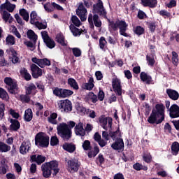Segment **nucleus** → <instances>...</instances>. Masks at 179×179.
Returning a JSON list of instances; mask_svg holds the SVG:
<instances>
[{
    "mask_svg": "<svg viewBox=\"0 0 179 179\" xmlns=\"http://www.w3.org/2000/svg\"><path fill=\"white\" fill-rule=\"evenodd\" d=\"M166 106L163 103H157L152 108L150 115L148 118L149 124H162L164 121Z\"/></svg>",
    "mask_w": 179,
    "mask_h": 179,
    "instance_id": "1",
    "label": "nucleus"
},
{
    "mask_svg": "<svg viewBox=\"0 0 179 179\" xmlns=\"http://www.w3.org/2000/svg\"><path fill=\"white\" fill-rule=\"evenodd\" d=\"M58 166L59 164L57 161L55 160L43 164L41 166L43 177H44V178H50L51 174L54 176H57L59 173V168H58Z\"/></svg>",
    "mask_w": 179,
    "mask_h": 179,
    "instance_id": "2",
    "label": "nucleus"
},
{
    "mask_svg": "<svg viewBox=\"0 0 179 179\" xmlns=\"http://www.w3.org/2000/svg\"><path fill=\"white\" fill-rule=\"evenodd\" d=\"M108 22L110 33H113V31H117V30L120 29V34L121 36H124V37H128V34L125 32L128 28V24L125 21L117 20L115 22L114 20L108 19Z\"/></svg>",
    "mask_w": 179,
    "mask_h": 179,
    "instance_id": "3",
    "label": "nucleus"
},
{
    "mask_svg": "<svg viewBox=\"0 0 179 179\" xmlns=\"http://www.w3.org/2000/svg\"><path fill=\"white\" fill-rule=\"evenodd\" d=\"M57 134L63 141L67 142L72 138V130L69 129V127L66 123H60L57 127Z\"/></svg>",
    "mask_w": 179,
    "mask_h": 179,
    "instance_id": "4",
    "label": "nucleus"
},
{
    "mask_svg": "<svg viewBox=\"0 0 179 179\" xmlns=\"http://www.w3.org/2000/svg\"><path fill=\"white\" fill-rule=\"evenodd\" d=\"M35 145L38 148L47 149L50 146V136L44 132H38L35 136Z\"/></svg>",
    "mask_w": 179,
    "mask_h": 179,
    "instance_id": "5",
    "label": "nucleus"
},
{
    "mask_svg": "<svg viewBox=\"0 0 179 179\" xmlns=\"http://www.w3.org/2000/svg\"><path fill=\"white\" fill-rule=\"evenodd\" d=\"M92 13H97L99 16L107 19V10H106L101 0H98L97 3L93 5Z\"/></svg>",
    "mask_w": 179,
    "mask_h": 179,
    "instance_id": "6",
    "label": "nucleus"
},
{
    "mask_svg": "<svg viewBox=\"0 0 179 179\" xmlns=\"http://www.w3.org/2000/svg\"><path fill=\"white\" fill-rule=\"evenodd\" d=\"M53 94L59 99H66L73 94V91L57 87L53 90Z\"/></svg>",
    "mask_w": 179,
    "mask_h": 179,
    "instance_id": "7",
    "label": "nucleus"
},
{
    "mask_svg": "<svg viewBox=\"0 0 179 179\" xmlns=\"http://www.w3.org/2000/svg\"><path fill=\"white\" fill-rule=\"evenodd\" d=\"M99 122L105 131H107L108 128L111 129L113 127V117H104V115H101L99 117Z\"/></svg>",
    "mask_w": 179,
    "mask_h": 179,
    "instance_id": "8",
    "label": "nucleus"
},
{
    "mask_svg": "<svg viewBox=\"0 0 179 179\" xmlns=\"http://www.w3.org/2000/svg\"><path fill=\"white\" fill-rule=\"evenodd\" d=\"M112 87L117 96H122V85H121V80L120 78L112 79Z\"/></svg>",
    "mask_w": 179,
    "mask_h": 179,
    "instance_id": "9",
    "label": "nucleus"
},
{
    "mask_svg": "<svg viewBox=\"0 0 179 179\" xmlns=\"http://www.w3.org/2000/svg\"><path fill=\"white\" fill-rule=\"evenodd\" d=\"M57 104L59 108L64 113L72 111V102L69 99L60 100Z\"/></svg>",
    "mask_w": 179,
    "mask_h": 179,
    "instance_id": "10",
    "label": "nucleus"
},
{
    "mask_svg": "<svg viewBox=\"0 0 179 179\" xmlns=\"http://www.w3.org/2000/svg\"><path fill=\"white\" fill-rule=\"evenodd\" d=\"M32 62L36 64L40 68H45V66H50L51 65V60L48 58L38 59L37 57L31 58Z\"/></svg>",
    "mask_w": 179,
    "mask_h": 179,
    "instance_id": "11",
    "label": "nucleus"
},
{
    "mask_svg": "<svg viewBox=\"0 0 179 179\" xmlns=\"http://www.w3.org/2000/svg\"><path fill=\"white\" fill-rule=\"evenodd\" d=\"M31 149V143H30V141H24L21 145L20 146V153L21 155H23V156L27 155L29 152H30Z\"/></svg>",
    "mask_w": 179,
    "mask_h": 179,
    "instance_id": "12",
    "label": "nucleus"
},
{
    "mask_svg": "<svg viewBox=\"0 0 179 179\" xmlns=\"http://www.w3.org/2000/svg\"><path fill=\"white\" fill-rule=\"evenodd\" d=\"M67 164L71 171H73L74 173H78V171H79V168L80 167V163L77 159L69 160Z\"/></svg>",
    "mask_w": 179,
    "mask_h": 179,
    "instance_id": "13",
    "label": "nucleus"
},
{
    "mask_svg": "<svg viewBox=\"0 0 179 179\" xmlns=\"http://www.w3.org/2000/svg\"><path fill=\"white\" fill-rule=\"evenodd\" d=\"M31 71L34 79H38V78L43 76V70L34 64L31 65Z\"/></svg>",
    "mask_w": 179,
    "mask_h": 179,
    "instance_id": "14",
    "label": "nucleus"
},
{
    "mask_svg": "<svg viewBox=\"0 0 179 179\" xmlns=\"http://www.w3.org/2000/svg\"><path fill=\"white\" fill-rule=\"evenodd\" d=\"M111 148L113 150H124V148H125L124 139L117 137L115 142L111 145Z\"/></svg>",
    "mask_w": 179,
    "mask_h": 179,
    "instance_id": "15",
    "label": "nucleus"
},
{
    "mask_svg": "<svg viewBox=\"0 0 179 179\" xmlns=\"http://www.w3.org/2000/svg\"><path fill=\"white\" fill-rule=\"evenodd\" d=\"M30 162H31V163L35 162L36 164H38V166H40L41 164H43L44 162H45V157L41 155H33L30 157Z\"/></svg>",
    "mask_w": 179,
    "mask_h": 179,
    "instance_id": "16",
    "label": "nucleus"
},
{
    "mask_svg": "<svg viewBox=\"0 0 179 179\" xmlns=\"http://www.w3.org/2000/svg\"><path fill=\"white\" fill-rule=\"evenodd\" d=\"M169 116L171 118L179 117V106L177 104H173L169 108Z\"/></svg>",
    "mask_w": 179,
    "mask_h": 179,
    "instance_id": "17",
    "label": "nucleus"
},
{
    "mask_svg": "<svg viewBox=\"0 0 179 179\" xmlns=\"http://www.w3.org/2000/svg\"><path fill=\"white\" fill-rule=\"evenodd\" d=\"M74 132L78 136H85L86 135V131L83 128V123L80 122L76 124L74 128Z\"/></svg>",
    "mask_w": 179,
    "mask_h": 179,
    "instance_id": "18",
    "label": "nucleus"
},
{
    "mask_svg": "<svg viewBox=\"0 0 179 179\" xmlns=\"http://www.w3.org/2000/svg\"><path fill=\"white\" fill-rule=\"evenodd\" d=\"M55 41L60 44L62 47H68V41L65 40V36L62 33L56 35Z\"/></svg>",
    "mask_w": 179,
    "mask_h": 179,
    "instance_id": "19",
    "label": "nucleus"
},
{
    "mask_svg": "<svg viewBox=\"0 0 179 179\" xmlns=\"http://www.w3.org/2000/svg\"><path fill=\"white\" fill-rule=\"evenodd\" d=\"M10 125L9 127L10 131H13L14 132H17L20 129V122L16 119L10 120Z\"/></svg>",
    "mask_w": 179,
    "mask_h": 179,
    "instance_id": "20",
    "label": "nucleus"
},
{
    "mask_svg": "<svg viewBox=\"0 0 179 179\" xmlns=\"http://www.w3.org/2000/svg\"><path fill=\"white\" fill-rule=\"evenodd\" d=\"M16 8V5L10 3L9 0H6V2L0 6V9L2 10L6 9L8 12H13Z\"/></svg>",
    "mask_w": 179,
    "mask_h": 179,
    "instance_id": "21",
    "label": "nucleus"
},
{
    "mask_svg": "<svg viewBox=\"0 0 179 179\" xmlns=\"http://www.w3.org/2000/svg\"><path fill=\"white\" fill-rule=\"evenodd\" d=\"M140 79L141 82H145L146 85H150L153 80L152 79V76L148 75L145 71H142L140 73Z\"/></svg>",
    "mask_w": 179,
    "mask_h": 179,
    "instance_id": "22",
    "label": "nucleus"
},
{
    "mask_svg": "<svg viewBox=\"0 0 179 179\" xmlns=\"http://www.w3.org/2000/svg\"><path fill=\"white\" fill-rule=\"evenodd\" d=\"M141 5L144 8H156L157 6V0H141Z\"/></svg>",
    "mask_w": 179,
    "mask_h": 179,
    "instance_id": "23",
    "label": "nucleus"
},
{
    "mask_svg": "<svg viewBox=\"0 0 179 179\" xmlns=\"http://www.w3.org/2000/svg\"><path fill=\"white\" fill-rule=\"evenodd\" d=\"M76 108L80 115H85V114L87 115L89 114V111H90V109H87L83 106V105L80 104V103H76Z\"/></svg>",
    "mask_w": 179,
    "mask_h": 179,
    "instance_id": "24",
    "label": "nucleus"
},
{
    "mask_svg": "<svg viewBox=\"0 0 179 179\" xmlns=\"http://www.w3.org/2000/svg\"><path fill=\"white\" fill-rule=\"evenodd\" d=\"M82 87L85 90H93V87H94V79L93 77H90L87 83H83Z\"/></svg>",
    "mask_w": 179,
    "mask_h": 179,
    "instance_id": "25",
    "label": "nucleus"
},
{
    "mask_svg": "<svg viewBox=\"0 0 179 179\" xmlns=\"http://www.w3.org/2000/svg\"><path fill=\"white\" fill-rule=\"evenodd\" d=\"M147 64L149 66H155L156 60H155V51L151 50V53L146 55Z\"/></svg>",
    "mask_w": 179,
    "mask_h": 179,
    "instance_id": "26",
    "label": "nucleus"
},
{
    "mask_svg": "<svg viewBox=\"0 0 179 179\" xmlns=\"http://www.w3.org/2000/svg\"><path fill=\"white\" fill-rule=\"evenodd\" d=\"M8 90L10 94H17L20 92L17 81H15L13 84L9 85L8 87Z\"/></svg>",
    "mask_w": 179,
    "mask_h": 179,
    "instance_id": "27",
    "label": "nucleus"
},
{
    "mask_svg": "<svg viewBox=\"0 0 179 179\" xmlns=\"http://www.w3.org/2000/svg\"><path fill=\"white\" fill-rule=\"evenodd\" d=\"M166 94L169 96V99H171V100L176 101L178 99H179L178 92H177L174 90L167 89Z\"/></svg>",
    "mask_w": 179,
    "mask_h": 179,
    "instance_id": "28",
    "label": "nucleus"
},
{
    "mask_svg": "<svg viewBox=\"0 0 179 179\" xmlns=\"http://www.w3.org/2000/svg\"><path fill=\"white\" fill-rule=\"evenodd\" d=\"M62 148L64 150H66V152H69V153H73L76 150V145H73L72 143H65Z\"/></svg>",
    "mask_w": 179,
    "mask_h": 179,
    "instance_id": "29",
    "label": "nucleus"
},
{
    "mask_svg": "<svg viewBox=\"0 0 179 179\" xmlns=\"http://www.w3.org/2000/svg\"><path fill=\"white\" fill-rule=\"evenodd\" d=\"M8 169H9V166H8V161L6 159L3 158L1 161L0 174H6Z\"/></svg>",
    "mask_w": 179,
    "mask_h": 179,
    "instance_id": "30",
    "label": "nucleus"
},
{
    "mask_svg": "<svg viewBox=\"0 0 179 179\" xmlns=\"http://www.w3.org/2000/svg\"><path fill=\"white\" fill-rule=\"evenodd\" d=\"M24 120L26 122H30L33 120V110L31 108L25 110L24 115Z\"/></svg>",
    "mask_w": 179,
    "mask_h": 179,
    "instance_id": "31",
    "label": "nucleus"
},
{
    "mask_svg": "<svg viewBox=\"0 0 179 179\" xmlns=\"http://www.w3.org/2000/svg\"><path fill=\"white\" fill-rule=\"evenodd\" d=\"M77 16L79 15H87V9L85 8L83 3H80L78 8L76 10Z\"/></svg>",
    "mask_w": 179,
    "mask_h": 179,
    "instance_id": "32",
    "label": "nucleus"
},
{
    "mask_svg": "<svg viewBox=\"0 0 179 179\" xmlns=\"http://www.w3.org/2000/svg\"><path fill=\"white\" fill-rule=\"evenodd\" d=\"M85 101H92V103H97L98 99L97 95L94 94L92 92H89L88 94L85 98Z\"/></svg>",
    "mask_w": 179,
    "mask_h": 179,
    "instance_id": "33",
    "label": "nucleus"
},
{
    "mask_svg": "<svg viewBox=\"0 0 179 179\" xmlns=\"http://www.w3.org/2000/svg\"><path fill=\"white\" fill-rule=\"evenodd\" d=\"M57 118H58V114L57 113H52L48 117V121L50 124H52V125L58 124V121H57Z\"/></svg>",
    "mask_w": 179,
    "mask_h": 179,
    "instance_id": "34",
    "label": "nucleus"
},
{
    "mask_svg": "<svg viewBox=\"0 0 179 179\" xmlns=\"http://www.w3.org/2000/svg\"><path fill=\"white\" fill-rule=\"evenodd\" d=\"M171 150L173 156H177L179 153V143L174 141L171 146Z\"/></svg>",
    "mask_w": 179,
    "mask_h": 179,
    "instance_id": "35",
    "label": "nucleus"
},
{
    "mask_svg": "<svg viewBox=\"0 0 179 179\" xmlns=\"http://www.w3.org/2000/svg\"><path fill=\"white\" fill-rule=\"evenodd\" d=\"M67 83L69 86L71 87L73 90H79V84L74 78H70L68 79Z\"/></svg>",
    "mask_w": 179,
    "mask_h": 179,
    "instance_id": "36",
    "label": "nucleus"
},
{
    "mask_svg": "<svg viewBox=\"0 0 179 179\" xmlns=\"http://www.w3.org/2000/svg\"><path fill=\"white\" fill-rule=\"evenodd\" d=\"M27 36L29 38V40L33 41L34 44H36L37 43L38 36L34 32V31L31 29L28 30L27 32Z\"/></svg>",
    "mask_w": 179,
    "mask_h": 179,
    "instance_id": "37",
    "label": "nucleus"
},
{
    "mask_svg": "<svg viewBox=\"0 0 179 179\" xmlns=\"http://www.w3.org/2000/svg\"><path fill=\"white\" fill-rule=\"evenodd\" d=\"M20 73L22 76L24 78V80L27 82H29V80H31V75L29 74V71L26 68H23L20 70Z\"/></svg>",
    "mask_w": 179,
    "mask_h": 179,
    "instance_id": "38",
    "label": "nucleus"
},
{
    "mask_svg": "<svg viewBox=\"0 0 179 179\" xmlns=\"http://www.w3.org/2000/svg\"><path fill=\"white\" fill-rule=\"evenodd\" d=\"M36 89H37V87H36V85L33 83H30L27 87H25V93L27 96H30Z\"/></svg>",
    "mask_w": 179,
    "mask_h": 179,
    "instance_id": "39",
    "label": "nucleus"
},
{
    "mask_svg": "<svg viewBox=\"0 0 179 179\" xmlns=\"http://www.w3.org/2000/svg\"><path fill=\"white\" fill-rule=\"evenodd\" d=\"M69 29L73 34V36H74L75 37H78V36H80L82 34V31H80V29H79V28H76V27H75L73 24H71L69 26Z\"/></svg>",
    "mask_w": 179,
    "mask_h": 179,
    "instance_id": "40",
    "label": "nucleus"
},
{
    "mask_svg": "<svg viewBox=\"0 0 179 179\" xmlns=\"http://www.w3.org/2000/svg\"><path fill=\"white\" fill-rule=\"evenodd\" d=\"M109 135L113 141H115L117 139V136L118 138H121V131H120V127L115 131H109Z\"/></svg>",
    "mask_w": 179,
    "mask_h": 179,
    "instance_id": "41",
    "label": "nucleus"
},
{
    "mask_svg": "<svg viewBox=\"0 0 179 179\" xmlns=\"http://www.w3.org/2000/svg\"><path fill=\"white\" fill-rule=\"evenodd\" d=\"M43 42L45 43L46 47H48V48H50V50H52V48H55V41H54L53 39L51 38V37L43 41Z\"/></svg>",
    "mask_w": 179,
    "mask_h": 179,
    "instance_id": "42",
    "label": "nucleus"
},
{
    "mask_svg": "<svg viewBox=\"0 0 179 179\" xmlns=\"http://www.w3.org/2000/svg\"><path fill=\"white\" fill-rule=\"evenodd\" d=\"M92 22L96 27H101V20H100L99 15L94 14L92 15Z\"/></svg>",
    "mask_w": 179,
    "mask_h": 179,
    "instance_id": "43",
    "label": "nucleus"
},
{
    "mask_svg": "<svg viewBox=\"0 0 179 179\" xmlns=\"http://www.w3.org/2000/svg\"><path fill=\"white\" fill-rule=\"evenodd\" d=\"M10 150V145H8L3 142H0V152L1 153H6V152H9Z\"/></svg>",
    "mask_w": 179,
    "mask_h": 179,
    "instance_id": "44",
    "label": "nucleus"
},
{
    "mask_svg": "<svg viewBox=\"0 0 179 179\" xmlns=\"http://www.w3.org/2000/svg\"><path fill=\"white\" fill-rule=\"evenodd\" d=\"M71 21L72 22L73 26H76V27H80L82 25L80 20H79V18L76 15H72Z\"/></svg>",
    "mask_w": 179,
    "mask_h": 179,
    "instance_id": "45",
    "label": "nucleus"
},
{
    "mask_svg": "<svg viewBox=\"0 0 179 179\" xmlns=\"http://www.w3.org/2000/svg\"><path fill=\"white\" fill-rule=\"evenodd\" d=\"M20 15L22 16V17L25 20V22H29V12L26 10L24 8H22L20 10Z\"/></svg>",
    "mask_w": 179,
    "mask_h": 179,
    "instance_id": "46",
    "label": "nucleus"
},
{
    "mask_svg": "<svg viewBox=\"0 0 179 179\" xmlns=\"http://www.w3.org/2000/svg\"><path fill=\"white\" fill-rule=\"evenodd\" d=\"M16 41H15V36L13 35H8L6 38V43L7 45H15Z\"/></svg>",
    "mask_w": 179,
    "mask_h": 179,
    "instance_id": "47",
    "label": "nucleus"
},
{
    "mask_svg": "<svg viewBox=\"0 0 179 179\" xmlns=\"http://www.w3.org/2000/svg\"><path fill=\"white\" fill-rule=\"evenodd\" d=\"M0 99L7 101L9 99V95L5 89L0 87Z\"/></svg>",
    "mask_w": 179,
    "mask_h": 179,
    "instance_id": "48",
    "label": "nucleus"
},
{
    "mask_svg": "<svg viewBox=\"0 0 179 179\" xmlns=\"http://www.w3.org/2000/svg\"><path fill=\"white\" fill-rule=\"evenodd\" d=\"M134 31L137 36H142L145 33V28L141 26H137L134 28Z\"/></svg>",
    "mask_w": 179,
    "mask_h": 179,
    "instance_id": "49",
    "label": "nucleus"
},
{
    "mask_svg": "<svg viewBox=\"0 0 179 179\" xmlns=\"http://www.w3.org/2000/svg\"><path fill=\"white\" fill-rule=\"evenodd\" d=\"M172 64L175 65V66H178V54L176 52H172Z\"/></svg>",
    "mask_w": 179,
    "mask_h": 179,
    "instance_id": "50",
    "label": "nucleus"
},
{
    "mask_svg": "<svg viewBox=\"0 0 179 179\" xmlns=\"http://www.w3.org/2000/svg\"><path fill=\"white\" fill-rule=\"evenodd\" d=\"M35 26L37 27V29H38V30H45V29H47V22H45L44 24H43V22L36 21Z\"/></svg>",
    "mask_w": 179,
    "mask_h": 179,
    "instance_id": "51",
    "label": "nucleus"
},
{
    "mask_svg": "<svg viewBox=\"0 0 179 179\" xmlns=\"http://www.w3.org/2000/svg\"><path fill=\"white\" fill-rule=\"evenodd\" d=\"M5 117V103L0 101V121Z\"/></svg>",
    "mask_w": 179,
    "mask_h": 179,
    "instance_id": "52",
    "label": "nucleus"
},
{
    "mask_svg": "<svg viewBox=\"0 0 179 179\" xmlns=\"http://www.w3.org/2000/svg\"><path fill=\"white\" fill-rule=\"evenodd\" d=\"M59 144V140L57 136H52L50 138V146H57V145Z\"/></svg>",
    "mask_w": 179,
    "mask_h": 179,
    "instance_id": "53",
    "label": "nucleus"
},
{
    "mask_svg": "<svg viewBox=\"0 0 179 179\" xmlns=\"http://www.w3.org/2000/svg\"><path fill=\"white\" fill-rule=\"evenodd\" d=\"M84 150H92V145L89 140H85L83 143Z\"/></svg>",
    "mask_w": 179,
    "mask_h": 179,
    "instance_id": "54",
    "label": "nucleus"
},
{
    "mask_svg": "<svg viewBox=\"0 0 179 179\" xmlns=\"http://www.w3.org/2000/svg\"><path fill=\"white\" fill-rule=\"evenodd\" d=\"M143 159L145 163H152V155L150 152L144 153L143 155Z\"/></svg>",
    "mask_w": 179,
    "mask_h": 179,
    "instance_id": "55",
    "label": "nucleus"
},
{
    "mask_svg": "<svg viewBox=\"0 0 179 179\" xmlns=\"http://www.w3.org/2000/svg\"><path fill=\"white\" fill-rule=\"evenodd\" d=\"M71 50H72L73 55H74V57H76L78 58L80 57V55H82V50H80L79 48H72Z\"/></svg>",
    "mask_w": 179,
    "mask_h": 179,
    "instance_id": "56",
    "label": "nucleus"
},
{
    "mask_svg": "<svg viewBox=\"0 0 179 179\" xmlns=\"http://www.w3.org/2000/svg\"><path fill=\"white\" fill-rule=\"evenodd\" d=\"M107 44V41H106V38L104 36H101L99 39V47L101 50H104V47Z\"/></svg>",
    "mask_w": 179,
    "mask_h": 179,
    "instance_id": "57",
    "label": "nucleus"
},
{
    "mask_svg": "<svg viewBox=\"0 0 179 179\" xmlns=\"http://www.w3.org/2000/svg\"><path fill=\"white\" fill-rule=\"evenodd\" d=\"M16 82V80L12 79L10 77H6L4 78V83L7 85V86H10Z\"/></svg>",
    "mask_w": 179,
    "mask_h": 179,
    "instance_id": "58",
    "label": "nucleus"
},
{
    "mask_svg": "<svg viewBox=\"0 0 179 179\" xmlns=\"http://www.w3.org/2000/svg\"><path fill=\"white\" fill-rule=\"evenodd\" d=\"M160 16H162V17H164V19H166V17H170L171 16V13H169V11L166 10H161L159 13Z\"/></svg>",
    "mask_w": 179,
    "mask_h": 179,
    "instance_id": "59",
    "label": "nucleus"
},
{
    "mask_svg": "<svg viewBox=\"0 0 179 179\" xmlns=\"http://www.w3.org/2000/svg\"><path fill=\"white\" fill-rule=\"evenodd\" d=\"M43 8L48 13H51V12H54V8H51V3L48 2L45 4L43 5Z\"/></svg>",
    "mask_w": 179,
    "mask_h": 179,
    "instance_id": "60",
    "label": "nucleus"
},
{
    "mask_svg": "<svg viewBox=\"0 0 179 179\" xmlns=\"http://www.w3.org/2000/svg\"><path fill=\"white\" fill-rule=\"evenodd\" d=\"M148 26L151 33H155V31H156V22H148Z\"/></svg>",
    "mask_w": 179,
    "mask_h": 179,
    "instance_id": "61",
    "label": "nucleus"
},
{
    "mask_svg": "<svg viewBox=\"0 0 179 179\" xmlns=\"http://www.w3.org/2000/svg\"><path fill=\"white\" fill-rule=\"evenodd\" d=\"M96 97L98 98V100H99V101H103V100H104V97H106V94H104V91H103V90L101 89H99L98 96Z\"/></svg>",
    "mask_w": 179,
    "mask_h": 179,
    "instance_id": "62",
    "label": "nucleus"
},
{
    "mask_svg": "<svg viewBox=\"0 0 179 179\" xmlns=\"http://www.w3.org/2000/svg\"><path fill=\"white\" fill-rule=\"evenodd\" d=\"M137 17L138 19H140V20H143V19H145V17H148V15L142 10H139L137 14Z\"/></svg>",
    "mask_w": 179,
    "mask_h": 179,
    "instance_id": "63",
    "label": "nucleus"
},
{
    "mask_svg": "<svg viewBox=\"0 0 179 179\" xmlns=\"http://www.w3.org/2000/svg\"><path fill=\"white\" fill-rule=\"evenodd\" d=\"M20 100L22 101V103H29L30 102V96L27 95H20Z\"/></svg>",
    "mask_w": 179,
    "mask_h": 179,
    "instance_id": "64",
    "label": "nucleus"
}]
</instances>
